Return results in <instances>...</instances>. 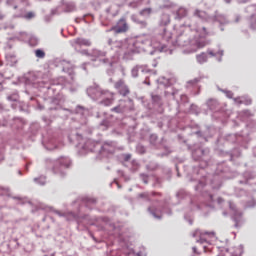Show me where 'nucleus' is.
I'll return each mask as SVG.
<instances>
[{"label":"nucleus","instance_id":"e2e57ef3","mask_svg":"<svg viewBox=\"0 0 256 256\" xmlns=\"http://www.w3.org/2000/svg\"><path fill=\"white\" fill-rule=\"evenodd\" d=\"M189 224H190V225H193V221H192V220H189Z\"/></svg>","mask_w":256,"mask_h":256},{"label":"nucleus","instance_id":"f704fd0d","mask_svg":"<svg viewBox=\"0 0 256 256\" xmlns=\"http://www.w3.org/2000/svg\"><path fill=\"white\" fill-rule=\"evenodd\" d=\"M0 195H8V197H11L9 188L0 187Z\"/></svg>","mask_w":256,"mask_h":256},{"label":"nucleus","instance_id":"052dcab7","mask_svg":"<svg viewBox=\"0 0 256 256\" xmlns=\"http://www.w3.org/2000/svg\"><path fill=\"white\" fill-rule=\"evenodd\" d=\"M146 85H150V82H147V80L144 81Z\"/></svg>","mask_w":256,"mask_h":256},{"label":"nucleus","instance_id":"9b49d317","mask_svg":"<svg viewBox=\"0 0 256 256\" xmlns=\"http://www.w3.org/2000/svg\"><path fill=\"white\" fill-rule=\"evenodd\" d=\"M142 73H153V75L156 74L155 70L149 69L147 66L144 65H136L135 67L132 68L131 73L132 77H139V72Z\"/></svg>","mask_w":256,"mask_h":256},{"label":"nucleus","instance_id":"c03bdc74","mask_svg":"<svg viewBox=\"0 0 256 256\" xmlns=\"http://www.w3.org/2000/svg\"><path fill=\"white\" fill-rule=\"evenodd\" d=\"M205 187V183L203 181H200L199 184L196 186V191H201Z\"/></svg>","mask_w":256,"mask_h":256},{"label":"nucleus","instance_id":"4468645a","mask_svg":"<svg viewBox=\"0 0 256 256\" xmlns=\"http://www.w3.org/2000/svg\"><path fill=\"white\" fill-rule=\"evenodd\" d=\"M115 89H117L120 93V95H123V97H127L129 95V87L125 85V82L123 80H119L115 83Z\"/></svg>","mask_w":256,"mask_h":256},{"label":"nucleus","instance_id":"de8ad7c7","mask_svg":"<svg viewBox=\"0 0 256 256\" xmlns=\"http://www.w3.org/2000/svg\"><path fill=\"white\" fill-rule=\"evenodd\" d=\"M176 93H177V92H175V91L170 92L169 90H166V91L164 92L165 97H168V95H173V96H175Z\"/></svg>","mask_w":256,"mask_h":256},{"label":"nucleus","instance_id":"ddd939ff","mask_svg":"<svg viewBox=\"0 0 256 256\" xmlns=\"http://www.w3.org/2000/svg\"><path fill=\"white\" fill-rule=\"evenodd\" d=\"M72 47L78 49L79 47H91V40L85 38H76L71 41Z\"/></svg>","mask_w":256,"mask_h":256},{"label":"nucleus","instance_id":"6ab92c4d","mask_svg":"<svg viewBox=\"0 0 256 256\" xmlns=\"http://www.w3.org/2000/svg\"><path fill=\"white\" fill-rule=\"evenodd\" d=\"M169 23H171V16L169 14H163L159 22L160 27H167Z\"/></svg>","mask_w":256,"mask_h":256},{"label":"nucleus","instance_id":"49530a36","mask_svg":"<svg viewBox=\"0 0 256 256\" xmlns=\"http://www.w3.org/2000/svg\"><path fill=\"white\" fill-rule=\"evenodd\" d=\"M47 89H48V95H51V93H53V91H55V85L47 87Z\"/></svg>","mask_w":256,"mask_h":256},{"label":"nucleus","instance_id":"a18cd8bd","mask_svg":"<svg viewBox=\"0 0 256 256\" xmlns=\"http://www.w3.org/2000/svg\"><path fill=\"white\" fill-rule=\"evenodd\" d=\"M24 17L25 19H33V17H35V13L28 12Z\"/></svg>","mask_w":256,"mask_h":256},{"label":"nucleus","instance_id":"f257e3e1","mask_svg":"<svg viewBox=\"0 0 256 256\" xmlns=\"http://www.w3.org/2000/svg\"><path fill=\"white\" fill-rule=\"evenodd\" d=\"M108 45L115 49H122L124 53V59H133V55L137 53H149L153 55L155 51H160V53H167L169 49L157 37L152 36L151 34H143L137 38H132L126 41H114L108 39Z\"/></svg>","mask_w":256,"mask_h":256},{"label":"nucleus","instance_id":"bf43d9fd","mask_svg":"<svg viewBox=\"0 0 256 256\" xmlns=\"http://www.w3.org/2000/svg\"><path fill=\"white\" fill-rule=\"evenodd\" d=\"M192 249H193L194 253H197V247H193Z\"/></svg>","mask_w":256,"mask_h":256},{"label":"nucleus","instance_id":"f3484780","mask_svg":"<svg viewBox=\"0 0 256 256\" xmlns=\"http://www.w3.org/2000/svg\"><path fill=\"white\" fill-rule=\"evenodd\" d=\"M187 15H189V10L185 7H180L177 11H176V16L175 19H185V17H187Z\"/></svg>","mask_w":256,"mask_h":256},{"label":"nucleus","instance_id":"774afa93","mask_svg":"<svg viewBox=\"0 0 256 256\" xmlns=\"http://www.w3.org/2000/svg\"><path fill=\"white\" fill-rule=\"evenodd\" d=\"M169 51V53H171V50H168Z\"/></svg>","mask_w":256,"mask_h":256},{"label":"nucleus","instance_id":"9d476101","mask_svg":"<svg viewBox=\"0 0 256 256\" xmlns=\"http://www.w3.org/2000/svg\"><path fill=\"white\" fill-rule=\"evenodd\" d=\"M229 207L232 211V219L235 222V227H239L241 225L243 213L237 210V207L235 206V204H233V202L229 203Z\"/></svg>","mask_w":256,"mask_h":256},{"label":"nucleus","instance_id":"1a4fd4ad","mask_svg":"<svg viewBox=\"0 0 256 256\" xmlns=\"http://www.w3.org/2000/svg\"><path fill=\"white\" fill-rule=\"evenodd\" d=\"M110 31H114V33H127L129 31V24H127V20L125 18H121L115 26H113Z\"/></svg>","mask_w":256,"mask_h":256},{"label":"nucleus","instance_id":"6e6552de","mask_svg":"<svg viewBox=\"0 0 256 256\" xmlns=\"http://www.w3.org/2000/svg\"><path fill=\"white\" fill-rule=\"evenodd\" d=\"M6 5L15 10L18 9L19 11H25V8L27 5H29V2L27 0H7Z\"/></svg>","mask_w":256,"mask_h":256},{"label":"nucleus","instance_id":"7ed1b4c3","mask_svg":"<svg viewBox=\"0 0 256 256\" xmlns=\"http://www.w3.org/2000/svg\"><path fill=\"white\" fill-rule=\"evenodd\" d=\"M78 141L79 153L81 155H87L89 152L101 153L102 155H113L117 144L115 142H105L103 145L99 142H95L91 139L83 138L81 134H76Z\"/></svg>","mask_w":256,"mask_h":256},{"label":"nucleus","instance_id":"2f4dec72","mask_svg":"<svg viewBox=\"0 0 256 256\" xmlns=\"http://www.w3.org/2000/svg\"><path fill=\"white\" fill-rule=\"evenodd\" d=\"M151 12V8H145L140 11V15H142V17H149L151 15Z\"/></svg>","mask_w":256,"mask_h":256},{"label":"nucleus","instance_id":"79ce46f5","mask_svg":"<svg viewBox=\"0 0 256 256\" xmlns=\"http://www.w3.org/2000/svg\"><path fill=\"white\" fill-rule=\"evenodd\" d=\"M219 256H238L237 254H232L231 252H229V250H225V252L219 254Z\"/></svg>","mask_w":256,"mask_h":256},{"label":"nucleus","instance_id":"0e129e2a","mask_svg":"<svg viewBox=\"0 0 256 256\" xmlns=\"http://www.w3.org/2000/svg\"><path fill=\"white\" fill-rule=\"evenodd\" d=\"M251 27H252V29H256L255 25H253V24L251 25Z\"/></svg>","mask_w":256,"mask_h":256},{"label":"nucleus","instance_id":"4be33fe9","mask_svg":"<svg viewBox=\"0 0 256 256\" xmlns=\"http://www.w3.org/2000/svg\"><path fill=\"white\" fill-rule=\"evenodd\" d=\"M171 79H167V78H165V77H160L159 79H158V85H159V87H161V85L163 86V87H171Z\"/></svg>","mask_w":256,"mask_h":256},{"label":"nucleus","instance_id":"5fc2aeb1","mask_svg":"<svg viewBox=\"0 0 256 256\" xmlns=\"http://www.w3.org/2000/svg\"><path fill=\"white\" fill-rule=\"evenodd\" d=\"M217 203H218V205H221V203H223V199L222 198H218Z\"/></svg>","mask_w":256,"mask_h":256},{"label":"nucleus","instance_id":"a211bd4d","mask_svg":"<svg viewBox=\"0 0 256 256\" xmlns=\"http://www.w3.org/2000/svg\"><path fill=\"white\" fill-rule=\"evenodd\" d=\"M62 65V70L65 71L66 73H69L71 75V73H73V64H71V62L63 60L61 62Z\"/></svg>","mask_w":256,"mask_h":256},{"label":"nucleus","instance_id":"f8f14e48","mask_svg":"<svg viewBox=\"0 0 256 256\" xmlns=\"http://www.w3.org/2000/svg\"><path fill=\"white\" fill-rule=\"evenodd\" d=\"M205 235H208V237H215V232H201V230H195V232L192 234V237H199V240H196L197 243H207V238H205Z\"/></svg>","mask_w":256,"mask_h":256},{"label":"nucleus","instance_id":"ea45409f","mask_svg":"<svg viewBox=\"0 0 256 256\" xmlns=\"http://www.w3.org/2000/svg\"><path fill=\"white\" fill-rule=\"evenodd\" d=\"M136 151L138 153H140L141 155H143V153H145V146H143L141 144H138L137 147H136Z\"/></svg>","mask_w":256,"mask_h":256},{"label":"nucleus","instance_id":"b1692460","mask_svg":"<svg viewBox=\"0 0 256 256\" xmlns=\"http://www.w3.org/2000/svg\"><path fill=\"white\" fill-rule=\"evenodd\" d=\"M207 106L209 107V109L211 111H215V109H217V107H219V102L215 99H209L207 101Z\"/></svg>","mask_w":256,"mask_h":256},{"label":"nucleus","instance_id":"603ef678","mask_svg":"<svg viewBox=\"0 0 256 256\" xmlns=\"http://www.w3.org/2000/svg\"><path fill=\"white\" fill-rule=\"evenodd\" d=\"M5 19V14L0 11V21H3Z\"/></svg>","mask_w":256,"mask_h":256},{"label":"nucleus","instance_id":"0eeeda50","mask_svg":"<svg viewBox=\"0 0 256 256\" xmlns=\"http://www.w3.org/2000/svg\"><path fill=\"white\" fill-rule=\"evenodd\" d=\"M53 165L52 171L60 177H65V169H69L71 166V160L69 158L61 157L58 160L50 162Z\"/></svg>","mask_w":256,"mask_h":256},{"label":"nucleus","instance_id":"37998d69","mask_svg":"<svg viewBox=\"0 0 256 256\" xmlns=\"http://www.w3.org/2000/svg\"><path fill=\"white\" fill-rule=\"evenodd\" d=\"M223 93L226 94V97H228V99H233V92L229 91V90H222Z\"/></svg>","mask_w":256,"mask_h":256},{"label":"nucleus","instance_id":"20e7f679","mask_svg":"<svg viewBox=\"0 0 256 256\" xmlns=\"http://www.w3.org/2000/svg\"><path fill=\"white\" fill-rule=\"evenodd\" d=\"M86 92L87 95L90 96V98L94 101H99V99H101L100 103L105 107L113 105V101H115V94L109 90L101 89V87H99L97 84H93L92 86L88 87Z\"/></svg>","mask_w":256,"mask_h":256},{"label":"nucleus","instance_id":"7c9ffc66","mask_svg":"<svg viewBox=\"0 0 256 256\" xmlns=\"http://www.w3.org/2000/svg\"><path fill=\"white\" fill-rule=\"evenodd\" d=\"M153 103H156V105H161V96L157 94H151Z\"/></svg>","mask_w":256,"mask_h":256},{"label":"nucleus","instance_id":"cd10ccee","mask_svg":"<svg viewBox=\"0 0 256 256\" xmlns=\"http://www.w3.org/2000/svg\"><path fill=\"white\" fill-rule=\"evenodd\" d=\"M123 103H125V101H121L120 105L112 108V111H115V113H123V111H125V107L123 106Z\"/></svg>","mask_w":256,"mask_h":256},{"label":"nucleus","instance_id":"c756f323","mask_svg":"<svg viewBox=\"0 0 256 256\" xmlns=\"http://www.w3.org/2000/svg\"><path fill=\"white\" fill-rule=\"evenodd\" d=\"M34 181L38 185H45V183H47L45 176H40L39 178H34Z\"/></svg>","mask_w":256,"mask_h":256},{"label":"nucleus","instance_id":"5701e85b","mask_svg":"<svg viewBox=\"0 0 256 256\" xmlns=\"http://www.w3.org/2000/svg\"><path fill=\"white\" fill-rule=\"evenodd\" d=\"M6 60L8 61L9 65L13 67L17 63V56L13 53L6 55Z\"/></svg>","mask_w":256,"mask_h":256},{"label":"nucleus","instance_id":"473e14b6","mask_svg":"<svg viewBox=\"0 0 256 256\" xmlns=\"http://www.w3.org/2000/svg\"><path fill=\"white\" fill-rule=\"evenodd\" d=\"M152 196L155 195V193L151 194ZM151 195L149 193H142L139 194L140 199H144L145 201H151Z\"/></svg>","mask_w":256,"mask_h":256},{"label":"nucleus","instance_id":"09e8293b","mask_svg":"<svg viewBox=\"0 0 256 256\" xmlns=\"http://www.w3.org/2000/svg\"><path fill=\"white\" fill-rule=\"evenodd\" d=\"M123 159L124 161H129L131 159V154H124Z\"/></svg>","mask_w":256,"mask_h":256},{"label":"nucleus","instance_id":"58836bf2","mask_svg":"<svg viewBox=\"0 0 256 256\" xmlns=\"http://www.w3.org/2000/svg\"><path fill=\"white\" fill-rule=\"evenodd\" d=\"M157 135L156 134H152L150 135V143L151 145H157Z\"/></svg>","mask_w":256,"mask_h":256},{"label":"nucleus","instance_id":"a19ab883","mask_svg":"<svg viewBox=\"0 0 256 256\" xmlns=\"http://www.w3.org/2000/svg\"><path fill=\"white\" fill-rule=\"evenodd\" d=\"M242 117H253V114L249 110H244L241 112Z\"/></svg>","mask_w":256,"mask_h":256},{"label":"nucleus","instance_id":"4d7b16f0","mask_svg":"<svg viewBox=\"0 0 256 256\" xmlns=\"http://www.w3.org/2000/svg\"><path fill=\"white\" fill-rule=\"evenodd\" d=\"M16 201H21V197H13Z\"/></svg>","mask_w":256,"mask_h":256},{"label":"nucleus","instance_id":"f03ea898","mask_svg":"<svg viewBox=\"0 0 256 256\" xmlns=\"http://www.w3.org/2000/svg\"><path fill=\"white\" fill-rule=\"evenodd\" d=\"M208 35L207 28L192 24L187 20L180 26L176 40L172 44L174 47H186L183 50L184 55H191L209 45V41L205 39Z\"/></svg>","mask_w":256,"mask_h":256},{"label":"nucleus","instance_id":"aec40b11","mask_svg":"<svg viewBox=\"0 0 256 256\" xmlns=\"http://www.w3.org/2000/svg\"><path fill=\"white\" fill-rule=\"evenodd\" d=\"M234 103H236L237 105H251L252 101L251 98L239 97L234 98Z\"/></svg>","mask_w":256,"mask_h":256},{"label":"nucleus","instance_id":"393cba45","mask_svg":"<svg viewBox=\"0 0 256 256\" xmlns=\"http://www.w3.org/2000/svg\"><path fill=\"white\" fill-rule=\"evenodd\" d=\"M197 62L200 63V65H203V63H207V53L202 52L201 54L196 55Z\"/></svg>","mask_w":256,"mask_h":256},{"label":"nucleus","instance_id":"69168bd1","mask_svg":"<svg viewBox=\"0 0 256 256\" xmlns=\"http://www.w3.org/2000/svg\"><path fill=\"white\" fill-rule=\"evenodd\" d=\"M153 65V67H157V63H154V64H152Z\"/></svg>","mask_w":256,"mask_h":256},{"label":"nucleus","instance_id":"13d9d810","mask_svg":"<svg viewBox=\"0 0 256 256\" xmlns=\"http://www.w3.org/2000/svg\"><path fill=\"white\" fill-rule=\"evenodd\" d=\"M70 91L73 93V92L77 91V88H71Z\"/></svg>","mask_w":256,"mask_h":256},{"label":"nucleus","instance_id":"c9c22d12","mask_svg":"<svg viewBox=\"0 0 256 256\" xmlns=\"http://www.w3.org/2000/svg\"><path fill=\"white\" fill-rule=\"evenodd\" d=\"M137 25L141 27V29H147V21L145 20H136Z\"/></svg>","mask_w":256,"mask_h":256},{"label":"nucleus","instance_id":"72a5a7b5","mask_svg":"<svg viewBox=\"0 0 256 256\" xmlns=\"http://www.w3.org/2000/svg\"><path fill=\"white\" fill-rule=\"evenodd\" d=\"M199 81H201V78H194L193 80L188 81L187 87H195Z\"/></svg>","mask_w":256,"mask_h":256},{"label":"nucleus","instance_id":"864d4df0","mask_svg":"<svg viewBox=\"0 0 256 256\" xmlns=\"http://www.w3.org/2000/svg\"><path fill=\"white\" fill-rule=\"evenodd\" d=\"M125 256H137V255H135V252H133V251H130L127 255H125Z\"/></svg>","mask_w":256,"mask_h":256},{"label":"nucleus","instance_id":"bb28decb","mask_svg":"<svg viewBox=\"0 0 256 256\" xmlns=\"http://www.w3.org/2000/svg\"><path fill=\"white\" fill-rule=\"evenodd\" d=\"M208 54H210L211 57H217V55H219L220 57L218 58V61H221V57H223V50H208Z\"/></svg>","mask_w":256,"mask_h":256},{"label":"nucleus","instance_id":"412c9836","mask_svg":"<svg viewBox=\"0 0 256 256\" xmlns=\"http://www.w3.org/2000/svg\"><path fill=\"white\" fill-rule=\"evenodd\" d=\"M160 37L162 38L163 41H166L167 43H169V40L171 39L172 34L169 30H167L166 28H163V31L160 34Z\"/></svg>","mask_w":256,"mask_h":256},{"label":"nucleus","instance_id":"e433bc0d","mask_svg":"<svg viewBox=\"0 0 256 256\" xmlns=\"http://www.w3.org/2000/svg\"><path fill=\"white\" fill-rule=\"evenodd\" d=\"M8 101H19V94L13 93L7 97Z\"/></svg>","mask_w":256,"mask_h":256},{"label":"nucleus","instance_id":"a878e982","mask_svg":"<svg viewBox=\"0 0 256 256\" xmlns=\"http://www.w3.org/2000/svg\"><path fill=\"white\" fill-rule=\"evenodd\" d=\"M148 211H149V213H151V215L153 216L154 219H160L161 218V212H159V210H157L153 207H149Z\"/></svg>","mask_w":256,"mask_h":256},{"label":"nucleus","instance_id":"c85d7f7f","mask_svg":"<svg viewBox=\"0 0 256 256\" xmlns=\"http://www.w3.org/2000/svg\"><path fill=\"white\" fill-rule=\"evenodd\" d=\"M34 53L38 59H45V51H43L42 49H36Z\"/></svg>","mask_w":256,"mask_h":256},{"label":"nucleus","instance_id":"3c124183","mask_svg":"<svg viewBox=\"0 0 256 256\" xmlns=\"http://www.w3.org/2000/svg\"><path fill=\"white\" fill-rule=\"evenodd\" d=\"M56 215H58L59 217H65V214L59 212V211H55Z\"/></svg>","mask_w":256,"mask_h":256},{"label":"nucleus","instance_id":"680f3d73","mask_svg":"<svg viewBox=\"0 0 256 256\" xmlns=\"http://www.w3.org/2000/svg\"><path fill=\"white\" fill-rule=\"evenodd\" d=\"M85 65H86V64H83V65H82V69H84V71H85V69H87V68H85Z\"/></svg>","mask_w":256,"mask_h":256},{"label":"nucleus","instance_id":"8fccbe9b","mask_svg":"<svg viewBox=\"0 0 256 256\" xmlns=\"http://www.w3.org/2000/svg\"><path fill=\"white\" fill-rule=\"evenodd\" d=\"M141 178H142V180H143V183H145V184L148 183L147 176L141 175Z\"/></svg>","mask_w":256,"mask_h":256},{"label":"nucleus","instance_id":"dca6fc26","mask_svg":"<svg viewBox=\"0 0 256 256\" xmlns=\"http://www.w3.org/2000/svg\"><path fill=\"white\" fill-rule=\"evenodd\" d=\"M49 103H51L50 109H58L59 105H61V98L59 97V92L56 93L55 96H50Z\"/></svg>","mask_w":256,"mask_h":256},{"label":"nucleus","instance_id":"6e6d98bb","mask_svg":"<svg viewBox=\"0 0 256 256\" xmlns=\"http://www.w3.org/2000/svg\"><path fill=\"white\" fill-rule=\"evenodd\" d=\"M248 207H255V200H252V205H248Z\"/></svg>","mask_w":256,"mask_h":256},{"label":"nucleus","instance_id":"2eb2a0df","mask_svg":"<svg viewBox=\"0 0 256 256\" xmlns=\"http://www.w3.org/2000/svg\"><path fill=\"white\" fill-rule=\"evenodd\" d=\"M202 197L205 201V205L207 207H210L213 209V207H215V200H213V195L209 192H204L202 193Z\"/></svg>","mask_w":256,"mask_h":256},{"label":"nucleus","instance_id":"4c0bfd02","mask_svg":"<svg viewBox=\"0 0 256 256\" xmlns=\"http://www.w3.org/2000/svg\"><path fill=\"white\" fill-rule=\"evenodd\" d=\"M110 125V122L109 120H103L101 123H100V127L102 128L103 131H105V129H107Z\"/></svg>","mask_w":256,"mask_h":256},{"label":"nucleus","instance_id":"423d86ee","mask_svg":"<svg viewBox=\"0 0 256 256\" xmlns=\"http://www.w3.org/2000/svg\"><path fill=\"white\" fill-rule=\"evenodd\" d=\"M82 55H86L87 57H90L91 61H100V63H103V65H109L110 67L113 65V60L109 58H103L107 57V52L101 51L99 49H93L90 53L88 50H82L80 52Z\"/></svg>","mask_w":256,"mask_h":256},{"label":"nucleus","instance_id":"39448f33","mask_svg":"<svg viewBox=\"0 0 256 256\" xmlns=\"http://www.w3.org/2000/svg\"><path fill=\"white\" fill-rule=\"evenodd\" d=\"M194 16L202 19V21H206V23H219L220 25H227L229 23V20L217 11L214 14H209L203 10L196 9Z\"/></svg>","mask_w":256,"mask_h":256},{"label":"nucleus","instance_id":"338daca9","mask_svg":"<svg viewBox=\"0 0 256 256\" xmlns=\"http://www.w3.org/2000/svg\"><path fill=\"white\" fill-rule=\"evenodd\" d=\"M78 109H83L81 106H78Z\"/></svg>","mask_w":256,"mask_h":256}]
</instances>
